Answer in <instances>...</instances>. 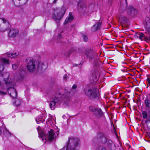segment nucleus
I'll return each instance as SVG.
<instances>
[{"instance_id":"39","label":"nucleus","mask_w":150,"mask_h":150,"mask_svg":"<svg viewBox=\"0 0 150 150\" xmlns=\"http://www.w3.org/2000/svg\"><path fill=\"white\" fill-rule=\"evenodd\" d=\"M1 128H2V127H0V135H1V134L2 132Z\"/></svg>"},{"instance_id":"27","label":"nucleus","mask_w":150,"mask_h":150,"mask_svg":"<svg viewBox=\"0 0 150 150\" xmlns=\"http://www.w3.org/2000/svg\"><path fill=\"white\" fill-rule=\"evenodd\" d=\"M21 100L17 99L15 100L14 103L16 106H18L19 105L21 104Z\"/></svg>"},{"instance_id":"38","label":"nucleus","mask_w":150,"mask_h":150,"mask_svg":"<svg viewBox=\"0 0 150 150\" xmlns=\"http://www.w3.org/2000/svg\"><path fill=\"white\" fill-rule=\"evenodd\" d=\"M3 87V84L1 83V82L0 81V88L2 89Z\"/></svg>"},{"instance_id":"36","label":"nucleus","mask_w":150,"mask_h":150,"mask_svg":"<svg viewBox=\"0 0 150 150\" xmlns=\"http://www.w3.org/2000/svg\"><path fill=\"white\" fill-rule=\"evenodd\" d=\"M5 129L7 132L8 134L10 136L11 135V133L10 132H9V131L7 130V129L6 128Z\"/></svg>"},{"instance_id":"34","label":"nucleus","mask_w":150,"mask_h":150,"mask_svg":"<svg viewBox=\"0 0 150 150\" xmlns=\"http://www.w3.org/2000/svg\"><path fill=\"white\" fill-rule=\"evenodd\" d=\"M77 88V86L75 84H74L72 87V89H75Z\"/></svg>"},{"instance_id":"23","label":"nucleus","mask_w":150,"mask_h":150,"mask_svg":"<svg viewBox=\"0 0 150 150\" xmlns=\"http://www.w3.org/2000/svg\"><path fill=\"white\" fill-rule=\"evenodd\" d=\"M94 113L97 116L100 117L103 115V113L101 110L100 108H96Z\"/></svg>"},{"instance_id":"37","label":"nucleus","mask_w":150,"mask_h":150,"mask_svg":"<svg viewBox=\"0 0 150 150\" xmlns=\"http://www.w3.org/2000/svg\"><path fill=\"white\" fill-rule=\"evenodd\" d=\"M147 81H148L149 84L150 85V78H147Z\"/></svg>"},{"instance_id":"10","label":"nucleus","mask_w":150,"mask_h":150,"mask_svg":"<svg viewBox=\"0 0 150 150\" xmlns=\"http://www.w3.org/2000/svg\"><path fill=\"white\" fill-rule=\"evenodd\" d=\"M0 62L1 63L0 65V72L3 71L4 69V64L6 65L9 64V60L5 58H0Z\"/></svg>"},{"instance_id":"33","label":"nucleus","mask_w":150,"mask_h":150,"mask_svg":"<svg viewBox=\"0 0 150 150\" xmlns=\"http://www.w3.org/2000/svg\"><path fill=\"white\" fill-rule=\"evenodd\" d=\"M18 67L17 65L16 64H13L12 65V68L14 70H16Z\"/></svg>"},{"instance_id":"35","label":"nucleus","mask_w":150,"mask_h":150,"mask_svg":"<svg viewBox=\"0 0 150 150\" xmlns=\"http://www.w3.org/2000/svg\"><path fill=\"white\" fill-rule=\"evenodd\" d=\"M67 78V75L65 74L64 77L63 79L64 80H66Z\"/></svg>"},{"instance_id":"25","label":"nucleus","mask_w":150,"mask_h":150,"mask_svg":"<svg viewBox=\"0 0 150 150\" xmlns=\"http://www.w3.org/2000/svg\"><path fill=\"white\" fill-rule=\"evenodd\" d=\"M120 21L122 23H125L128 22V19L126 17L123 16L121 17Z\"/></svg>"},{"instance_id":"48","label":"nucleus","mask_w":150,"mask_h":150,"mask_svg":"<svg viewBox=\"0 0 150 150\" xmlns=\"http://www.w3.org/2000/svg\"><path fill=\"white\" fill-rule=\"evenodd\" d=\"M19 1H20V0H18Z\"/></svg>"},{"instance_id":"40","label":"nucleus","mask_w":150,"mask_h":150,"mask_svg":"<svg viewBox=\"0 0 150 150\" xmlns=\"http://www.w3.org/2000/svg\"><path fill=\"white\" fill-rule=\"evenodd\" d=\"M5 83L6 85H8L9 84V83L8 81H7L6 80L5 81Z\"/></svg>"},{"instance_id":"20","label":"nucleus","mask_w":150,"mask_h":150,"mask_svg":"<svg viewBox=\"0 0 150 150\" xmlns=\"http://www.w3.org/2000/svg\"><path fill=\"white\" fill-rule=\"evenodd\" d=\"M78 7H79V8L84 10L86 7V5L83 1H80L78 3Z\"/></svg>"},{"instance_id":"9","label":"nucleus","mask_w":150,"mask_h":150,"mask_svg":"<svg viewBox=\"0 0 150 150\" xmlns=\"http://www.w3.org/2000/svg\"><path fill=\"white\" fill-rule=\"evenodd\" d=\"M99 75L98 72L94 70H92L89 76V78L91 80L96 82L98 79Z\"/></svg>"},{"instance_id":"3","label":"nucleus","mask_w":150,"mask_h":150,"mask_svg":"<svg viewBox=\"0 0 150 150\" xmlns=\"http://www.w3.org/2000/svg\"><path fill=\"white\" fill-rule=\"evenodd\" d=\"M79 140L78 138L71 137L69 138V142L66 147L61 150H75L78 146Z\"/></svg>"},{"instance_id":"42","label":"nucleus","mask_w":150,"mask_h":150,"mask_svg":"<svg viewBox=\"0 0 150 150\" xmlns=\"http://www.w3.org/2000/svg\"><path fill=\"white\" fill-rule=\"evenodd\" d=\"M44 133L43 132H42V134H41V136H42H42H43L44 135Z\"/></svg>"},{"instance_id":"14","label":"nucleus","mask_w":150,"mask_h":150,"mask_svg":"<svg viewBox=\"0 0 150 150\" xmlns=\"http://www.w3.org/2000/svg\"><path fill=\"white\" fill-rule=\"evenodd\" d=\"M85 54L87 58H89V60L92 59L93 57V51L91 49L86 50L85 51Z\"/></svg>"},{"instance_id":"26","label":"nucleus","mask_w":150,"mask_h":150,"mask_svg":"<svg viewBox=\"0 0 150 150\" xmlns=\"http://www.w3.org/2000/svg\"><path fill=\"white\" fill-rule=\"evenodd\" d=\"M39 67H40L42 69H45L47 68L46 65H45L42 62H41L39 65Z\"/></svg>"},{"instance_id":"1","label":"nucleus","mask_w":150,"mask_h":150,"mask_svg":"<svg viewBox=\"0 0 150 150\" xmlns=\"http://www.w3.org/2000/svg\"><path fill=\"white\" fill-rule=\"evenodd\" d=\"M63 91L64 90L62 88H59L56 91L55 96L52 98V101L50 104V106L51 110H54L55 108L56 104H60L62 100L61 98L62 96L63 97L64 96L68 97L70 93V92L66 94V93L67 92V91L65 90H64L65 93H63Z\"/></svg>"},{"instance_id":"5","label":"nucleus","mask_w":150,"mask_h":150,"mask_svg":"<svg viewBox=\"0 0 150 150\" xmlns=\"http://www.w3.org/2000/svg\"><path fill=\"white\" fill-rule=\"evenodd\" d=\"M85 93L91 98H99L98 89L95 87H91L84 90Z\"/></svg>"},{"instance_id":"43","label":"nucleus","mask_w":150,"mask_h":150,"mask_svg":"<svg viewBox=\"0 0 150 150\" xmlns=\"http://www.w3.org/2000/svg\"><path fill=\"white\" fill-rule=\"evenodd\" d=\"M77 66V64H75L73 66L74 67H76Z\"/></svg>"},{"instance_id":"30","label":"nucleus","mask_w":150,"mask_h":150,"mask_svg":"<svg viewBox=\"0 0 150 150\" xmlns=\"http://www.w3.org/2000/svg\"><path fill=\"white\" fill-rule=\"evenodd\" d=\"M2 76L3 77H4V78H8L10 74L8 72H5L3 75H2Z\"/></svg>"},{"instance_id":"45","label":"nucleus","mask_w":150,"mask_h":150,"mask_svg":"<svg viewBox=\"0 0 150 150\" xmlns=\"http://www.w3.org/2000/svg\"><path fill=\"white\" fill-rule=\"evenodd\" d=\"M148 135H149V137L150 138V133Z\"/></svg>"},{"instance_id":"24","label":"nucleus","mask_w":150,"mask_h":150,"mask_svg":"<svg viewBox=\"0 0 150 150\" xmlns=\"http://www.w3.org/2000/svg\"><path fill=\"white\" fill-rule=\"evenodd\" d=\"M127 5V1H126L125 3L124 4H122V2H121L120 8L122 11H124L126 9Z\"/></svg>"},{"instance_id":"28","label":"nucleus","mask_w":150,"mask_h":150,"mask_svg":"<svg viewBox=\"0 0 150 150\" xmlns=\"http://www.w3.org/2000/svg\"><path fill=\"white\" fill-rule=\"evenodd\" d=\"M96 150H106V148L103 146H98Z\"/></svg>"},{"instance_id":"31","label":"nucleus","mask_w":150,"mask_h":150,"mask_svg":"<svg viewBox=\"0 0 150 150\" xmlns=\"http://www.w3.org/2000/svg\"><path fill=\"white\" fill-rule=\"evenodd\" d=\"M96 108H95L93 106H91L89 107V110L94 113L96 109Z\"/></svg>"},{"instance_id":"8","label":"nucleus","mask_w":150,"mask_h":150,"mask_svg":"<svg viewBox=\"0 0 150 150\" xmlns=\"http://www.w3.org/2000/svg\"><path fill=\"white\" fill-rule=\"evenodd\" d=\"M28 70L30 72L34 71L35 68V62L33 60L30 59L27 66Z\"/></svg>"},{"instance_id":"15","label":"nucleus","mask_w":150,"mask_h":150,"mask_svg":"<svg viewBox=\"0 0 150 150\" xmlns=\"http://www.w3.org/2000/svg\"><path fill=\"white\" fill-rule=\"evenodd\" d=\"M18 32V30L17 29H12L8 33V35L10 37H14L16 36Z\"/></svg>"},{"instance_id":"29","label":"nucleus","mask_w":150,"mask_h":150,"mask_svg":"<svg viewBox=\"0 0 150 150\" xmlns=\"http://www.w3.org/2000/svg\"><path fill=\"white\" fill-rule=\"evenodd\" d=\"M82 37H83V41L84 42H86L88 41V38L87 36L86 35L84 34H83L82 35Z\"/></svg>"},{"instance_id":"41","label":"nucleus","mask_w":150,"mask_h":150,"mask_svg":"<svg viewBox=\"0 0 150 150\" xmlns=\"http://www.w3.org/2000/svg\"><path fill=\"white\" fill-rule=\"evenodd\" d=\"M65 117H66V116L65 115H63V116H62V117L63 118H64V119H65Z\"/></svg>"},{"instance_id":"13","label":"nucleus","mask_w":150,"mask_h":150,"mask_svg":"<svg viewBox=\"0 0 150 150\" xmlns=\"http://www.w3.org/2000/svg\"><path fill=\"white\" fill-rule=\"evenodd\" d=\"M98 141L103 144H105L106 143L107 144L108 142V141H107L106 137L104 136H100L99 139L97 138H94L93 139V142L95 143L97 142Z\"/></svg>"},{"instance_id":"17","label":"nucleus","mask_w":150,"mask_h":150,"mask_svg":"<svg viewBox=\"0 0 150 150\" xmlns=\"http://www.w3.org/2000/svg\"><path fill=\"white\" fill-rule=\"evenodd\" d=\"M107 144L108 148H109L110 150H115V149L116 147L112 141H108Z\"/></svg>"},{"instance_id":"21","label":"nucleus","mask_w":150,"mask_h":150,"mask_svg":"<svg viewBox=\"0 0 150 150\" xmlns=\"http://www.w3.org/2000/svg\"><path fill=\"white\" fill-rule=\"evenodd\" d=\"M36 121L37 124H39L41 122L43 123L45 120L41 115L38 116L36 118Z\"/></svg>"},{"instance_id":"6","label":"nucleus","mask_w":150,"mask_h":150,"mask_svg":"<svg viewBox=\"0 0 150 150\" xmlns=\"http://www.w3.org/2000/svg\"><path fill=\"white\" fill-rule=\"evenodd\" d=\"M134 37L135 38H139L141 41L144 40L146 42L150 41V36H149V38H148L142 33L136 32Z\"/></svg>"},{"instance_id":"46","label":"nucleus","mask_w":150,"mask_h":150,"mask_svg":"<svg viewBox=\"0 0 150 150\" xmlns=\"http://www.w3.org/2000/svg\"><path fill=\"white\" fill-rule=\"evenodd\" d=\"M71 53H69V55L71 54Z\"/></svg>"},{"instance_id":"22","label":"nucleus","mask_w":150,"mask_h":150,"mask_svg":"<svg viewBox=\"0 0 150 150\" xmlns=\"http://www.w3.org/2000/svg\"><path fill=\"white\" fill-rule=\"evenodd\" d=\"M19 54L18 52L9 53L7 54V56L11 58H13L16 57Z\"/></svg>"},{"instance_id":"4","label":"nucleus","mask_w":150,"mask_h":150,"mask_svg":"<svg viewBox=\"0 0 150 150\" xmlns=\"http://www.w3.org/2000/svg\"><path fill=\"white\" fill-rule=\"evenodd\" d=\"M66 10L64 7H62L61 8H56L54 9L52 13V18L56 21L60 20L63 17Z\"/></svg>"},{"instance_id":"44","label":"nucleus","mask_w":150,"mask_h":150,"mask_svg":"<svg viewBox=\"0 0 150 150\" xmlns=\"http://www.w3.org/2000/svg\"><path fill=\"white\" fill-rule=\"evenodd\" d=\"M57 0H54L53 1L54 3H56V1Z\"/></svg>"},{"instance_id":"47","label":"nucleus","mask_w":150,"mask_h":150,"mask_svg":"<svg viewBox=\"0 0 150 150\" xmlns=\"http://www.w3.org/2000/svg\"><path fill=\"white\" fill-rule=\"evenodd\" d=\"M127 1L126 0H125V1Z\"/></svg>"},{"instance_id":"18","label":"nucleus","mask_w":150,"mask_h":150,"mask_svg":"<svg viewBox=\"0 0 150 150\" xmlns=\"http://www.w3.org/2000/svg\"><path fill=\"white\" fill-rule=\"evenodd\" d=\"M101 24V22L99 21L94 25L92 28L93 31L95 32L100 29Z\"/></svg>"},{"instance_id":"11","label":"nucleus","mask_w":150,"mask_h":150,"mask_svg":"<svg viewBox=\"0 0 150 150\" xmlns=\"http://www.w3.org/2000/svg\"><path fill=\"white\" fill-rule=\"evenodd\" d=\"M8 93L10 96L13 98H15L17 97V93L16 90L14 88L9 87L8 89Z\"/></svg>"},{"instance_id":"7","label":"nucleus","mask_w":150,"mask_h":150,"mask_svg":"<svg viewBox=\"0 0 150 150\" xmlns=\"http://www.w3.org/2000/svg\"><path fill=\"white\" fill-rule=\"evenodd\" d=\"M59 132L57 131L56 132L57 135L55 134L54 133V131L52 129H50L48 132V134H46V137L48 139V140L50 141L53 140L54 138L56 137L59 134Z\"/></svg>"},{"instance_id":"19","label":"nucleus","mask_w":150,"mask_h":150,"mask_svg":"<svg viewBox=\"0 0 150 150\" xmlns=\"http://www.w3.org/2000/svg\"><path fill=\"white\" fill-rule=\"evenodd\" d=\"M73 19L74 18L71 12H70L69 13V17H67L65 20L64 24H67L68 22L72 21Z\"/></svg>"},{"instance_id":"2","label":"nucleus","mask_w":150,"mask_h":150,"mask_svg":"<svg viewBox=\"0 0 150 150\" xmlns=\"http://www.w3.org/2000/svg\"><path fill=\"white\" fill-rule=\"evenodd\" d=\"M144 100L145 108L149 110L142 112V117L144 119H146L145 122L147 126L150 127V98L147 97Z\"/></svg>"},{"instance_id":"32","label":"nucleus","mask_w":150,"mask_h":150,"mask_svg":"<svg viewBox=\"0 0 150 150\" xmlns=\"http://www.w3.org/2000/svg\"><path fill=\"white\" fill-rule=\"evenodd\" d=\"M7 93L3 90H0V96H2L6 95Z\"/></svg>"},{"instance_id":"12","label":"nucleus","mask_w":150,"mask_h":150,"mask_svg":"<svg viewBox=\"0 0 150 150\" xmlns=\"http://www.w3.org/2000/svg\"><path fill=\"white\" fill-rule=\"evenodd\" d=\"M127 12L131 16H134L137 13V11L132 6H130L127 8Z\"/></svg>"},{"instance_id":"16","label":"nucleus","mask_w":150,"mask_h":150,"mask_svg":"<svg viewBox=\"0 0 150 150\" xmlns=\"http://www.w3.org/2000/svg\"><path fill=\"white\" fill-rule=\"evenodd\" d=\"M20 70L19 72L18 80H22L24 77V75L25 74V70L23 68V67L19 69Z\"/></svg>"}]
</instances>
